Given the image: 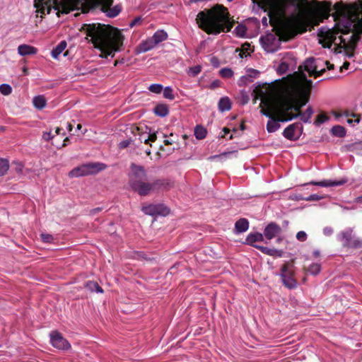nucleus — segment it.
<instances>
[{
	"instance_id": "obj_15",
	"label": "nucleus",
	"mask_w": 362,
	"mask_h": 362,
	"mask_svg": "<svg viewBox=\"0 0 362 362\" xmlns=\"http://www.w3.org/2000/svg\"><path fill=\"white\" fill-rule=\"evenodd\" d=\"M320 62L313 58L307 59L303 64L304 69L310 76H320L325 71V68L318 69Z\"/></svg>"
},
{
	"instance_id": "obj_55",
	"label": "nucleus",
	"mask_w": 362,
	"mask_h": 362,
	"mask_svg": "<svg viewBox=\"0 0 362 362\" xmlns=\"http://www.w3.org/2000/svg\"><path fill=\"white\" fill-rule=\"evenodd\" d=\"M246 93H247V92H241V94H242V101H241V103L243 105H245V104L247 103V102L250 100L248 95L246 94Z\"/></svg>"
},
{
	"instance_id": "obj_1",
	"label": "nucleus",
	"mask_w": 362,
	"mask_h": 362,
	"mask_svg": "<svg viewBox=\"0 0 362 362\" xmlns=\"http://www.w3.org/2000/svg\"><path fill=\"white\" fill-rule=\"evenodd\" d=\"M310 92H252L255 103L261 100L260 112L269 118L267 130L269 133L276 132L280 128L279 122H285L297 118L298 114H293L292 110H298L310 100Z\"/></svg>"
},
{
	"instance_id": "obj_32",
	"label": "nucleus",
	"mask_w": 362,
	"mask_h": 362,
	"mask_svg": "<svg viewBox=\"0 0 362 362\" xmlns=\"http://www.w3.org/2000/svg\"><path fill=\"white\" fill-rule=\"evenodd\" d=\"M85 288L91 292L103 293V288L95 281H88L85 284Z\"/></svg>"
},
{
	"instance_id": "obj_4",
	"label": "nucleus",
	"mask_w": 362,
	"mask_h": 362,
	"mask_svg": "<svg viewBox=\"0 0 362 362\" xmlns=\"http://www.w3.org/2000/svg\"><path fill=\"white\" fill-rule=\"evenodd\" d=\"M196 21L201 29L211 35L229 32L234 24L228 9L218 4L199 12Z\"/></svg>"
},
{
	"instance_id": "obj_54",
	"label": "nucleus",
	"mask_w": 362,
	"mask_h": 362,
	"mask_svg": "<svg viewBox=\"0 0 362 362\" xmlns=\"http://www.w3.org/2000/svg\"><path fill=\"white\" fill-rule=\"evenodd\" d=\"M54 137L51 132H43L42 139L45 141H49Z\"/></svg>"
},
{
	"instance_id": "obj_30",
	"label": "nucleus",
	"mask_w": 362,
	"mask_h": 362,
	"mask_svg": "<svg viewBox=\"0 0 362 362\" xmlns=\"http://www.w3.org/2000/svg\"><path fill=\"white\" fill-rule=\"evenodd\" d=\"M33 103L36 109L42 110L46 106L47 100L43 95H37L33 98Z\"/></svg>"
},
{
	"instance_id": "obj_29",
	"label": "nucleus",
	"mask_w": 362,
	"mask_h": 362,
	"mask_svg": "<svg viewBox=\"0 0 362 362\" xmlns=\"http://www.w3.org/2000/svg\"><path fill=\"white\" fill-rule=\"evenodd\" d=\"M67 43L66 41H61L57 46L54 47L52 52V57L54 59H57L60 54L65 49L66 47Z\"/></svg>"
},
{
	"instance_id": "obj_5",
	"label": "nucleus",
	"mask_w": 362,
	"mask_h": 362,
	"mask_svg": "<svg viewBox=\"0 0 362 362\" xmlns=\"http://www.w3.org/2000/svg\"><path fill=\"white\" fill-rule=\"evenodd\" d=\"M309 7L307 0H270L269 21L263 17L262 25L267 26L268 22L272 23L274 20L283 21L287 15L293 21H299L308 12Z\"/></svg>"
},
{
	"instance_id": "obj_50",
	"label": "nucleus",
	"mask_w": 362,
	"mask_h": 362,
	"mask_svg": "<svg viewBox=\"0 0 362 362\" xmlns=\"http://www.w3.org/2000/svg\"><path fill=\"white\" fill-rule=\"evenodd\" d=\"M41 239L44 243H52L54 238L50 234H41Z\"/></svg>"
},
{
	"instance_id": "obj_57",
	"label": "nucleus",
	"mask_w": 362,
	"mask_h": 362,
	"mask_svg": "<svg viewBox=\"0 0 362 362\" xmlns=\"http://www.w3.org/2000/svg\"><path fill=\"white\" fill-rule=\"evenodd\" d=\"M323 233L325 235H330L333 233V229L331 227H325L323 230Z\"/></svg>"
},
{
	"instance_id": "obj_16",
	"label": "nucleus",
	"mask_w": 362,
	"mask_h": 362,
	"mask_svg": "<svg viewBox=\"0 0 362 362\" xmlns=\"http://www.w3.org/2000/svg\"><path fill=\"white\" fill-rule=\"evenodd\" d=\"M50 341L54 347L59 349L66 350L71 346L69 341L57 331L50 333Z\"/></svg>"
},
{
	"instance_id": "obj_43",
	"label": "nucleus",
	"mask_w": 362,
	"mask_h": 362,
	"mask_svg": "<svg viewBox=\"0 0 362 362\" xmlns=\"http://www.w3.org/2000/svg\"><path fill=\"white\" fill-rule=\"evenodd\" d=\"M196 138L198 139H203L206 136V130L202 127H197L194 131Z\"/></svg>"
},
{
	"instance_id": "obj_62",
	"label": "nucleus",
	"mask_w": 362,
	"mask_h": 362,
	"mask_svg": "<svg viewBox=\"0 0 362 362\" xmlns=\"http://www.w3.org/2000/svg\"><path fill=\"white\" fill-rule=\"evenodd\" d=\"M359 122H360V119H359V118H356V119H354V120H352V119H349L347 120V122H348V123H349V124H351V123H353V122L356 123V124H358V123H359Z\"/></svg>"
},
{
	"instance_id": "obj_37",
	"label": "nucleus",
	"mask_w": 362,
	"mask_h": 362,
	"mask_svg": "<svg viewBox=\"0 0 362 362\" xmlns=\"http://www.w3.org/2000/svg\"><path fill=\"white\" fill-rule=\"evenodd\" d=\"M289 64L284 59L276 67V71L279 74H284L289 69Z\"/></svg>"
},
{
	"instance_id": "obj_40",
	"label": "nucleus",
	"mask_w": 362,
	"mask_h": 362,
	"mask_svg": "<svg viewBox=\"0 0 362 362\" xmlns=\"http://www.w3.org/2000/svg\"><path fill=\"white\" fill-rule=\"evenodd\" d=\"M202 71V66L200 65H196L192 67H189L187 70V74L190 76H197Z\"/></svg>"
},
{
	"instance_id": "obj_51",
	"label": "nucleus",
	"mask_w": 362,
	"mask_h": 362,
	"mask_svg": "<svg viewBox=\"0 0 362 362\" xmlns=\"http://www.w3.org/2000/svg\"><path fill=\"white\" fill-rule=\"evenodd\" d=\"M130 144H131V140H129V139L123 140L119 144V148L120 149L126 148L130 145Z\"/></svg>"
},
{
	"instance_id": "obj_18",
	"label": "nucleus",
	"mask_w": 362,
	"mask_h": 362,
	"mask_svg": "<svg viewBox=\"0 0 362 362\" xmlns=\"http://www.w3.org/2000/svg\"><path fill=\"white\" fill-rule=\"evenodd\" d=\"M158 43V31H156L151 38L147 39L146 41L142 42L138 47L139 52H146Z\"/></svg>"
},
{
	"instance_id": "obj_35",
	"label": "nucleus",
	"mask_w": 362,
	"mask_h": 362,
	"mask_svg": "<svg viewBox=\"0 0 362 362\" xmlns=\"http://www.w3.org/2000/svg\"><path fill=\"white\" fill-rule=\"evenodd\" d=\"M332 133L334 136H337L339 137H343L346 134V130H345L344 127L339 126V125H336L332 127Z\"/></svg>"
},
{
	"instance_id": "obj_25",
	"label": "nucleus",
	"mask_w": 362,
	"mask_h": 362,
	"mask_svg": "<svg viewBox=\"0 0 362 362\" xmlns=\"http://www.w3.org/2000/svg\"><path fill=\"white\" fill-rule=\"evenodd\" d=\"M264 240V235L260 233H250L247 238L246 242L247 244L252 245L255 247L257 246L255 245V243L256 242H262Z\"/></svg>"
},
{
	"instance_id": "obj_23",
	"label": "nucleus",
	"mask_w": 362,
	"mask_h": 362,
	"mask_svg": "<svg viewBox=\"0 0 362 362\" xmlns=\"http://www.w3.org/2000/svg\"><path fill=\"white\" fill-rule=\"evenodd\" d=\"M140 143L141 144L143 141L145 145L149 144V146L151 147V142H154L157 139V134L156 132L153 133H148V134H142L139 136V138Z\"/></svg>"
},
{
	"instance_id": "obj_14",
	"label": "nucleus",
	"mask_w": 362,
	"mask_h": 362,
	"mask_svg": "<svg viewBox=\"0 0 362 362\" xmlns=\"http://www.w3.org/2000/svg\"><path fill=\"white\" fill-rule=\"evenodd\" d=\"M303 125L300 122H295L288 125L283 132V136L291 141L298 140L303 132Z\"/></svg>"
},
{
	"instance_id": "obj_56",
	"label": "nucleus",
	"mask_w": 362,
	"mask_h": 362,
	"mask_svg": "<svg viewBox=\"0 0 362 362\" xmlns=\"http://www.w3.org/2000/svg\"><path fill=\"white\" fill-rule=\"evenodd\" d=\"M163 96L165 98L170 100H173L175 98L173 92H163Z\"/></svg>"
},
{
	"instance_id": "obj_63",
	"label": "nucleus",
	"mask_w": 362,
	"mask_h": 362,
	"mask_svg": "<svg viewBox=\"0 0 362 362\" xmlns=\"http://www.w3.org/2000/svg\"><path fill=\"white\" fill-rule=\"evenodd\" d=\"M101 209H101L100 207L95 208V209H92V211H91V214H96V213H98V212L100 211H101Z\"/></svg>"
},
{
	"instance_id": "obj_20",
	"label": "nucleus",
	"mask_w": 362,
	"mask_h": 362,
	"mask_svg": "<svg viewBox=\"0 0 362 362\" xmlns=\"http://www.w3.org/2000/svg\"><path fill=\"white\" fill-rule=\"evenodd\" d=\"M347 182L346 179H342L339 181H332L329 180H324L320 182L312 181L309 184L320 186V187H337L341 186L345 184Z\"/></svg>"
},
{
	"instance_id": "obj_8",
	"label": "nucleus",
	"mask_w": 362,
	"mask_h": 362,
	"mask_svg": "<svg viewBox=\"0 0 362 362\" xmlns=\"http://www.w3.org/2000/svg\"><path fill=\"white\" fill-rule=\"evenodd\" d=\"M129 185L141 196L148 195L154 188L155 182H149L144 167L134 163L131 165Z\"/></svg>"
},
{
	"instance_id": "obj_21",
	"label": "nucleus",
	"mask_w": 362,
	"mask_h": 362,
	"mask_svg": "<svg viewBox=\"0 0 362 362\" xmlns=\"http://www.w3.org/2000/svg\"><path fill=\"white\" fill-rule=\"evenodd\" d=\"M302 107H300L298 110H292L293 114H298V117H300V120L304 123H310V118L313 114V110L312 107L309 106L304 112L300 111Z\"/></svg>"
},
{
	"instance_id": "obj_42",
	"label": "nucleus",
	"mask_w": 362,
	"mask_h": 362,
	"mask_svg": "<svg viewBox=\"0 0 362 362\" xmlns=\"http://www.w3.org/2000/svg\"><path fill=\"white\" fill-rule=\"evenodd\" d=\"M168 147L165 148L164 146H160V151H162L164 152V154L165 156L171 154L175 149H177L178 144H175V146H167Z\"/></svg>"
},
{
	"instance_id": "obj_34",
	"label": "nucleus",
	"mask_w": 362,
	"mask_h": 362,
	"mask_svg": "<svg viewBox=\"0 0 362 362\" xmlns=\"http://www.w3.org/2000/svg\"><path fill=\"white\" fill-rule=\"evenodd\" d=\"M9 169V162L7 159L0 158V177L4 175Z\"/></svg>"
},
{
	"instance_id": "obj_12",
	"label": "nucleus",
	"mask_w": 362,
	"mask_h": 362,
	"mask_svg": "<svg viewBox=\"0 0 362 362\" xmlns=\"http://www.w3.org/2000/svg\"><path fill=\"white\" fill-rule=\"evenodd\" d=\"M291 263L286 262L282 265L279 276L283 284L289 289L297 287V281L294 278V269Z\"/></svg>"
},
{
	"instance_id": "obj_36",
	"label": "nucleus",
	"mask_w": 362,
	"mask_h": 362,
	"mask_svg": "<svg viewBox=\"0 0 362 362\" xmlns=\"http://www.w3.org/2000/svg\"><path fill=\"white\" fill-rule=\"evenodd\" d=\"M321 271V265L318 263L311 264L307 269V272L312 275H317Z\"/></svg>"
},
{
	"instance_id": "obj_38",
	"label": "nucleus",
	"mask_w": 362,
	"mask_h": 362,
	"mask_svg": "<svg viewBox=\"0 0 362 362\" xmlns=\"http://www.w3.org/2000/svg\"><path fill=\"white\" fill-rule=\"evenodd\" d=\"M219 75L224 78H230L233 76V71L230 68H223L219 71Z\"/></svg>"
},
{
	"instance_id": "obj_31",
	"label": "nucleus",
	"mask_w": 362,
	"mask_h": 362,
	"mask_svg": "<svg viewBox=\"0 0 362 362\" xmlns=\"http://www.w3.org/2000/svg\"><path fill=\"white\" fill-rule=\"evenodd\" d=\"M142 211L148 215L153 217H156L158 215V205H148L144 206Z\"/></svg>"
},
{
	"instance_id": "obj_24",
	"label": "nucleus",
	"mask_w": 362,
	"mask_h": 362,
	"mask_svg": "<svg viewBox=\"0 0 362 362\" xmlns=\"http://www.w3.org/2000/svg\"><path fill=\"white\" fill-rule=\"evenodd\" d=\"M332 10V5L329 2L321 3L318 7L319 13L324 18H329Z\"/></svg>"
},
{
	"instance_id": "obj_61",
	"label": "nucleus",
	"mask_w": 362,
	"mask_h": 362,
	"mask_svg": "<svg viewBox=\"0 0 362 362\" xmlns=\"http://www.w3.org/2000/svg\"><path fill=\"white\" fill-rule=\"evenodd\" d=\"M313 255L315 258H317L320 256V251L319 250H315L313 252Z\"/></svg>"
},
{
	"instance_id": "obj_52",
	"label": "nucleus",
	"mask_w": 362,
	"mask_h": 362,
	"mask_svg": "<svg viewBox=\"0 0 362 362\" xmlns=\"http://www.w3.org/2000/svg\"><path fill=\"white\" fill-rule=\"evenodd\" d=\"M221 85V81L218 79L214 80L210 85L209 86V88L211 89H215L217 88H219Z\"/></svg>"
},
{
	"instance_id": "obj_3",
	"label": "nucleus",
	"mask_w": 362,
	"mask_h": 362,
	"mask_svg": "<svg viewBox=\"0 0 362 362\" xmlns=\"http://www.w3.org/2000/svg\"><path fill=\"white\" fill-rule=\"evenodd\" d=\"M86 35V39L94 47L100 50V56L114 57L115 52L120 50L123 45L124 36L116 28L99 23H84L80 29Z\"/></svg>"
},
{
	"instance_id": "obj_45",
	"label": "nucleus",
	"mask_w": 362,
	"mask_h": 362,
	"mask_svg": "<svg viewBox=\"0 0 362 362\" xmlns=\"http://www.w3.org/2000/svg\"><path fill=\"white\" fill-rule=\"evenodd\" d=\"M246 31H247V29H246L245 26H244V25H238L235 28V33H236L237 35H238L240 37H243L245 35V34L246 33Z\"/></svg>"
},
{
	"instance_id": "obj_44",
	"label": "nucleus",
	"mask_w": 362,
	"mask_h": 362,
	"mask_svg": "<svg viewBox=\"0 0 362 362\" xmlns=\"http://www.w3.org/2000/svg\"><path fill=\"white\" fill-rule=\"evenodd\" d=\"M328 119H329V117L325 113H321L319 115H317V119L315 122V124L316 125H319L320 124L325 122Z\"/></svg>"
},
{
	"instance_id": "obj_47",
	"label": "nucleus",
	"mask_w": 362,
	"mask_h": 362,
	"mask_svg": "<svg viewBox=\"0 0 362 362\" xmlns=\"http://www.w3.org/2000/svg\"><path fill=\"white\" fill-rule=\"evenodd\" d=\"M170 213V209L166 206L160 204V216H165Z\"/></svg>"
},
{
	"instance_id": "obj_49",
	"label": "nucleus",
	"mask_w": 362,
	"mask_h": 362,
	"mask_svg": "<svg viewBox=\"0 0 362 362\" xmlns=\"http://www.w3.org/2000/svg\"><path fill=\"white\" fill-rule=\"evenodd\" d=\"M168 38V34L164 30H160V48L165 45V43H161L163 40Z\"/></svg>"
},
{
	"instance_id": "obj_6",
	"label": "nucleus",
	"mask_w": 362,
	"mask_h": 362,
	"mask_svg": "<svg viewBox=\"0 0 362 362\" xmlns=\"http://www.w3.org/2000/svg\"><path fill=\"white\" fill-rule=\"evenodd\" d=\"M313 81L307 78L305 74H297L292 77L289 83L284 79L271 82H257L252 90H310Z\"/></svg>"
},
{
	"instance_id": "obj_17",
	"label": "nucleus",
	"mask_w": 362,
	"mask_h": 362,
	"mask_svg": "<svg viewBox=\"0 0 362 362\" xmlns=\"http://www.w3.org/2000/svg\"><path fill=\"white\" fill-rule=\"evenodd\" d=\"M282 232L281 228L274 222L269 223L264 230V237L270 240L278 237Z\"/></svg>"
},
{
	"instance_id": "obj_39",
	"label": "nucleus",
	"mask_w": 362,
	"mask_h": 362,
	"mask_svg": "<svg viewBox=\"0 0 362 362\" xmlns=\"http://www.w3.org/2000/svg\"><path fill=\"white\" fill-rule=\"evenodd\" d=\"M173 187V182L170 180H160V189L168 190Z\"/></svg>"
},
{
	"instance_id": "obj_9",
	"label": "nucleus",
	"mask_w": 362,
	"mask_h": 362,
	"mask_svg": "<svg viewBox=\"0 0 362 362\" xmlns=\"http://www.w3.org/2000/svg\"><path fill=\"white\" fill-rule=\"evenodd\" d=\"M107 165L102 163H88L74 168L69 173L70 177L94 175L106 169Z\"/></svg>"
},
{
	"instance_id": "obj_48",
	"label": "nucleus",
	"mask_w": 362,
	"mask_h": 362,
	"mask_svg": "<svg viewBox=\"0 0 362 362\" xmlns=\"http://www.w3.org/2000/svg\"><path fill=\"white\" fill-rule=\"evenodd\" d=\"M307 234L305 231H299L296 234V239L300 242H304L307 240Z\"/></svg>"
},
{
	"instance_id": "obj_26",
	"label": "nucleus",
	"mask_w": 362,
	"mask_h": 362,
	"mask_svg": "<svg viewBox=\"0 0 362 362\" xmlns=\"http://www.w3.org/2000/svg\"><path fill=\"white\" fill-rule=\"evenodd\" d=\"M249 222L246 218H240L235 224V230L237 233H240L247 230Z\"/></svg>"
},
{
	"instance_id": "obj_27",
	"label": "nucleus",
	"mask_w": 362,
	"mask_h": 362,
	"mask_svg": "<svg viewBox=\"0 0 362 362\" xmlns=\"http://www.w3.org/2000/svg\"><path fill=\"white\" fill-rule=\"evenodd\" d=\"M259 250H260L262 253L270 255V256H282V252L281 250H278L274 248H269L264 246H255Z\"/></svg>"
},
{
	"instance_id": "obj_11",
	"label": "nucleus",
	"mask_w": 362,
	"mask_h": 362,
	"mask_svg": "<svg viewBox=\"0 0 362 362\" xmlns=\"http://www.w3.org/2000/svg\"><path fill=\"white\" fill-rule=\"evenodd\" d=\"M90 3L93 8H100V11L105 13L109 18L116 17L122 10V7L119 5H116L111 8L113 0H90Z\"/></svg>"
},
{
	"instance_id": "obj_59",
	"label": "nucleus",
	"mask_w": 362,
	"mask_h": 362,
	"mask_svg": "<svg viewBox=\"0 0 362 362\" xmlns=\"http://www.w3.org/2000/svg\"><path fill=\"white\" fill-rule=\"evenodd\" d=\"M141 21L140 18H134L129 24L130 27H133L136 25H137Z\"/></svg>"
},
{
	"instance_id": "obj_64",
	"label": "nucleus",
	"mask_w": 362,
	"mask_h": 362,
	"mask_svg": "<svg viewBox=\"0 0 362 362\" xmlns=\"http://www.w3.org/2000/svg\"><path fill=\"white\" fill-rule=\"evenodd\" d=\"M211 63H212V64H213L214 66H218V59H216V58H212V59H211Z\"/></svg>"
},
{
	"instance_id": "obj_13",
	"label": "nucleus",
	"mask_w": 362,
	"mask_h": 362,
	"mask_svg": "<svg viewBox=\"0 0 362 362\" xmlns=\"http://www.w3.org/2000/svg\"><path fill=\"white\" fill-rule=\"evenodd\" d=\"M260 44L267 52H274L281 45L280 38L272 33H267L259 39Z\"/></svg>"
},
{
	"instance_id": "obj_7",
	"label": "nucleus",
	"mask_w": 362,
	"mask_h": 362,
	"mask_svg": "<svg viewBox=\"0 0 362 362\" xmlns=\"http://www.w3.org/2000/svg\"><path fill=\"white\" fill-rule=\"evenodd\" d=\"M81 0H35L34 6L37 12L42 15L49 14L52 8L57 11V15L67 14L78 8ZM42 17V16H41Z\"/></svg>"
},
{
	"instance_id": "obj_60",
	"label": "nucleus",
	"mask_w": 362,
	"mask_h": 362,
	"mask_svg": "<svg viewBox=\"0 0 362 362\" xmlns=\"http://www.w3.org/2000/svg\"><path fill=\"white\" fill-rule=\"evenodd\" d=\"M148 90L151 91L158 90V83H155L149 86Z\"/></svg>"
},
{
	"instance_id": "obj_41",
	"label": "nucleus",
	"mask_w": 362,
	"mask_h": 362,
	"mask_svg": "<svg viewBox=\"0 0 362 362\" xmlns=\"http://www.w3.org/2000/svg\"><path fill=\"white\" fill-rule=\"evenodd\" d=\"M324 197H325V196H323V195L313 194L307 197H301L299 199L301 200H305V201H308V202H316V201H320V200L322 199Z\"/></svg>"
},
{
	"instance_id": "obj_10",
	"label": "nucleus",
	"mask_w": 362,
	"mask_h": 362,
	"mask_svg": "<svg viewBox=\"0 0 362 362\" xmlns=\"http://www.w3.org/2000/svg\"><path fill=\"white\" fill-rule=\"evenodd\" d=\"M337 238L344 247L351 249L362 247V240L354 235L351 228H347L341 231L338 234Z\"/></svg>"
},
{
	"instance_id": "obj_58",
	"label": "nucleus",
	"mask_w": 362,
	"mask_h": 362,
	"mask_svg": "<svg viewBox=\"0 0 362 362\" xmlns=\"http://www.w3.org/2000/svg\"><path fill=\"white\" fill-rule=\"evenodd\" d=\"M0 90H12V88L8 84H1L0 86Z\"/></svg>"
},
{
	"instance_id": "obj_46",
	"label": "nucleus",
	"mask_w": 362,
	"mask_h": 362,
	"mask_svg": "<svg viewBox=\"0 0 362 362\" xmlns=\"http://www.w3.org/2000/svg\"><path fill=\"white\" fill-rule=\"evenodd\" d=\"M169 112L168 107L164 104H160V117H165Z\"/></svg>"
},
{
	"instance_id": "obj_28",
	"label": "nucleus",
	"mask_w": 362,
	"mask_h": 362,
	"mask_svg": "<svg viewBox=\"0 0 362 362\" xmlns=\"http://www.w3.org/2000/svg\"><path fill=\"white\" fill-rule=\"evenodd\" d=\"M231 108V102L228 97H223L218 102V110L221 112L228 111Z\"/></svg>"
},
{
	"instance_id": "obj_33",
	"label": "nucleus",
	"mask_w": 362,
	"mask_h": 362,
	"mask_svg": "<svg viewBox=\"0 0 362 362\" xmlns=\"http://www.w3.org/2000/svg\"><path fill=\"white\" fill-rule=\"evenodd\" d=\"M163 137L164 146H175V144H177L176 142L177 136L173 133H170L169 136L163 134Z\"/></svg>"
},
{
	"instance_id": "obj_53",
	"label": "nucleus",
	"mask_w": 362,
	"mask_h": 362,
	"mask_svg": "<svg viewBox=\"0 0 362 362\" xmlns=\"http://www.w3.org/2000/svg\"><path fill=\"white\" fill-rule=\"evenodd\" d=\"M144 151L145 153L147 155V156H150L151 155V149L149 147H147L145 149H144V148H138V151H136V154H140L141 155L142 154V151Z\"/></svg>"
},
{
	"instance_id": "obj_19",
	"label": "nucleus",
	"mask_w": 362,
	"mask_h": 362,
	"mask_svg": "<svg viewBox=\"0 0 362 362\" xmlns=\"http://www.w3.org/2000/svg\"><path fill=\"white\" fill-rule=\"evenodd\" d=\"M259 75V71L255 69H249L247 73L240 77L238 83L240 86H246L252 83L253 80L257 78Z\"/></svg>"
},
{
	"instance_id": "obj_22",
	"label": "nucleus",
	"mask_w": 362,
	"mask_h": 362,
	"mask_svg": "<svg viewBox=\"0 0 362 362\" xmlns=\"http://www.w3.org/2000/svg\"><path fill=\"white\" fill-rule=\"evenodd\" d=\"M37 52L36 47L25 44L21 45L18 47V52L21 56L35 54Z\"/></svg>"
},
{
	"instance_id": "obj_2",
	"label": "nucleus",
	"mask_w": 362,
	"mask_h": 362,
	"mask_svg": "<svg viewBox=\"0 0 362 362\" xmlns=\"http://www.w3.org/2000/svg\"><path fill=\"white\" fill-rule=\"evenodd\" d=\"M86 35V39L94 47L100 50V56L114 57L115 52L120 50L123 45L124 36L116 28L99 23H84L80 29Z\"/></svg>"
}]
</instances>
